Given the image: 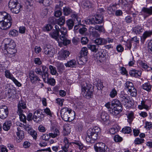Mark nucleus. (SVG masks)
<instances>
[{
    "instance_id": "1",
    "label": "nucleus",
    "mask_w": 152,
    "mask_h": 152,
    "mask_svg": "<svg viewBox=\"0 0 152 152\" xmlns=\"http://www.w3.org/2000/svg\"><path fill=\"white\" fill-rule=\"evenodd\" d=\"M100 131V128L98 127L88 129L87 132L86 138V141L91 143H94L95 141L97 139L98 133Z\"/></svg>"
},
{
    "instance_id": "2",
    "label": "nucleus",
    "mask_w": 152,
    "mask_h": 152,
    "mask_svg": "<svg viewBox=\"0 0 152 152\" xmlns=\"http://www.w3.org/2000/svg\"><path fill=\"white\" fill-rule=\"evenodd\" d=\"M81 93L83 96L87 99L91 98L93 95L91 85L83 82L81 85Z\"/></svg>"
},
{
    "instance_id": "3",
    "label": "nucleus",
    "mask_w": 152,
    "mask_h": 152,
    "mask_svg": "<svg viewBox=\"0 0 152 152\" xmlns=\"http://www.w3.org/2000/svg\"><path fill=\"white\" fill-rule=\"evenodd\" d=\"M34 71L37 74L41 75L44 81L46 82V78L49 76L48 68L45 66L41 65L37 67Z\"/></svg>"
},
{
    "instance_id": "4",
    "label": "nucleus",
    "mask_w": 152,
    "mask_h": 152,
    "mask_svg": "<svg viewBox=\"0 0 152 152\" xmlns=\"http://www.w3.org/2000/svg\"><path fill=\"white\" fill-rule=\"evenodd\" d=\"M111 107H113L111 113L116 115L121 112L122 110L120 102L117 99H114L111 102Z\"/></svg>"
},
{
    "instance_id": "5",
    "label": "nucleus",
    "mask_w": 152,
    "mask_h": 152,
    "mask_svg": "<svg viewBox=\"0 0 152 152\" xmlns=\"http://www.w3.org/2000/svg\"><path fill=\"white\" fill-rule=\"evenodd\" d=\"M73 113L75 114L74 111L67 107L62 108L61 110V116L62 119L66 121H70L72 119H70L71 113Z\"/></svg>"
},
{
    "instance_id": "6",
    "label": "nucleus",
    "mask_w": 152,
    "mask_h": 152,
    "mask_svg": "<svg viewBox=\"0 0 152 152\" xmlns=\"http://www.w3.org/2000/svg\"><path fill=\"white\" fill-rule=\"evenodd\" d=\"M105 56V51L103 49H99L97 50V52L94 53V60H97V61H99L101 63L106 61Z\"/></svg>"
},
{
    "instance_id": "7",
    "label": "nucleus",
    "mask_w": 152,
    "mask_h": 152,
    "mask_svg": "<svg viewBox=\"0 0 152 152\" xmlns=\"http://www.w3.org/2000/svg\"><path fill=\"white\" fill-rule=\"evenodd\" d=\"M61 34L59 37L60 39L62 41L63 44L65 46L69 44L71 42V41L67 39V34L66 28L63 27V28L61 30Z\"/></svg>"
},
{
    "instance_id": "8",
    "label": "nucleus",
    "mask_w": 152,
    "mask_h": 152,
    "mask_svg": "<svg viewBox=\"0 0 152 152\" xmlns=\"http://www.w3.org/2000/svg\"><path fill=\"white\" fill-rule=\"evenodd\" d=\"M43 51L44 53L49 57H53L55 52L54 48L52 46L48 45L44 46Z\"/></svg>"
},
{
    "instance_id": "9",
    "label": "nucleus",
    "mask_w": 152,
    "mask_h": 152,
    "mask_svg": "<svg viewBox=\"0 0 152 152\" xmlns=\"http://www.w3.org/2000/svg\"><path fill=\"white\" fill-rule=\"evenodd\" d=\"M9 112L7 107L3 106L0 107V118L4 119L6 118L8 115Z\"/></svg>"
},
{
    "instance_id": "10",
    "label": "nucleus",
    "mask_w": 152,
    "mask_h": 152,
    "mask_svg": "<svg viewBox=\"0 0 152 152\" xmlns=\"http://www.w3.org/2000/svg\"><path fill=\"white\" fill-rule=\"evenodd\" d=\"M120 99L122 104L127 106H129L127 104L131 102L129 96L126 94H121L120 96Z\"/></svg>"
},
{
    "instance_id": "11",
    "label": "nucleus",
    "mask_w": 152,
    "mask_h": 152,
    "mask_svg": "<svg viewBox=\"0 0 152 152\" xmlns=\"http://www.w3.org/2000/svg\"><path fill=\"white\" fill-rule=\"evenodd\" d=\"M69 51L63 50H61L58 53V58L60 60H65L70 54Z\"/></svg>"
},
{
    "instance_id": "12",
    "label": "nucleus",
    "mask_w": 152,
    "mask_h": 152,
    "mask_svg": "<svg viewBox=\"0 0 152 152\" xmlns=\"http://www.w3.org/2000/svg\"><path fill=\"white\" fill-rule=\"evenodd\" d=\"M43 115L38 110H36L33 116V120L37 123H39L43 120Z\"/></svg>"
},
{
    "instance_id": "13",
    "label": "nucleus",
    "mask_w": 152,
    "mask_h": 152,
    "mask_svg": "<svg viewBox=\"0 0 152 152\" xmlns=\"http://www.w3.org/2000/svg\"><path fill=\"white\" fill-rule=\"evenodd\" d=\"M12 23V21H0V28L3 30H7L11 27Z\"/></svg>"
},
{
    "instance_id": "14",
    "label": "nucleus",
    "mask_w": 152,
    "mask_h": 152,
    "mask_svg": "<svg viewBox=\"0 0 152 152\" xmlns=\"http://www.w3.org/2000/svg\"><path fill=\"white\" fill-rule=\"evenodd\" d=\"M12 21L10 15L5 12H0V21Z\"/></svg>"
},
{
    "instance_id": "15",
    "label": "nucleus",
    "mask_w": 152,
    "mask_h": 152,
    "mask_svg": "<svg viewBox=\"0 0 152 152\" xmlns=\"http://www.w3.org/2000/svg\"><path fill=\"white\" fill-rule=\"evenodd\" d=\"M142 14L145 18L152 15V7L149 8L143 7L141 10Z\"/></svg>"
},
{
    "instance_id": "16",
    "label": "nucleus",
    "mask_w": 152,
    "mask_h": 152,
    "mask_svg": "<svg viewBox=\"0 0 152 152\" xmlns=\"http://www.w3.org/2000/svg\"><path fill=\"white\" fill-rule=\"evenodd\" d=\"M29 76L30 80L33 84H35L37 81L41 80L39 77L34 74V72H30L29 73Z\"/></svg>"
},
{
    "instance_id": "17",
    "label": "nucleus",
    "mask_w": 152,
    "mask_h": 152,
    "mask_svg": "<svg viewBox=\"0 0 152 152\" xmlns=\"http://www.w3.org/2000/svg\"><path fill=\"white\" fill-rule=\"evenodd\" d=\"M16 51V50L15 48L7 49L4 50V53L8 57L12 58L15 56Z\"/></svg>"
},
{
    "instance_id": "18",
    "label": "nucleus",
    "mask_w": 152,
    "mask_h": 152,
    "mask_svg": "<svg viewBox=\"0 0 152 152\" xmlns=\"http://www.w3.org/2000/svg\"><path fill=\"white\" fill-rule=\"evenodd\" d=\"M17 132H16L17 134L18 139V142H20L24 137V132L21 130V129L19 127L17 128Z\"/></svg>"
},
{
    "instance_id": "19",
    "label": "nucleus",
    "mask_w": 152,
    "mask_h": 152,
    "mask_svg": "<svg viewBox=\"0 0 152 152\" xmlns=\"http://www.w3.org/2000/svg\"><path fill=\"white\" fill-rule=\"evenodd\" d=\"M18 113H23L22 109H25L26 108V103L23 101L21 100L20 101L18 105Z\"/></svg>"
},
{
    "instance_id": "20",
    "label": "nucleus",
    "mask_w": 152,
    "mask_h": 152,
    "mask_svg": "<svg viewBox=\"0 0 152 152\" xmlns=\"http://www.w3.org/2000/svg\"><path fill=\"white\" fill-rule=\"evenodd\" d=\"M16 91L15 88L13 87L12 88H10L8 90V96L9 98L12 99L15 97Z\"/></svg>"
},
{
    "instance_id": "21",
    "label": "nucleus",
    "mask_w": 152,
    "mask_h": 152,
    "mask_svg": "<svg viewBox=\"0 0 152 152\" xmlns=\"http://www.w3.org/2000/svg\"><path fill=\"white\" fill-rule=\"evenodd\" d=\"M83 6L84 9L88 10L93 7L94 4L92 2L89 1H85L83 2Z\"/></svg>"
},
{
    "instance_id": "22",
    "label": "nucleus",
    "mask_w": 152,
    "mask_h": 152,
    "mask_svg": "<svg viewBox=\"0 0 152 152\" xmlns=\"http://www.w3.org/2000/svg\"><path fill=\"white\" fill-rule=\"evenodd\" d=\"M64 144L61 147V148L64 152H67L68 151V149L70 145L68 139L66 137H64Z\"/></svg>"
},
{
    "instance_id": "23",
    "label": "nucleus",
    "mask_w": 152,
    "mask_h": 152,
    "mask_svg": "<svg viewBox=\"0 0 152 152\" xmlns=\"http://www.w3.org/2000/svg\"><path fill=\"white\" fill-rule=\"evenodd\" d=\"M94 42L97 45H103L107 43V40L104 38L97 37L94 40Z\"/></svg>"
},
{
    "instance_id": "24",
    "label": "nucleus",
    "mask_w": 152,
    "mask_h": 152,
    "mask_svg": "<svg viewBox=\"0 0 152 152\" xmlns=\"http://www.w3.org/2000/svg\"><path fill=\"white\" fill-rule=\"evenodd\" d=\"M94 20L95 24H99L102 23L103 21V17L100 15H97L94 18H93Z\"/></svg>"
},
{
    "instance_id": "25",
    "label": "nucleus",
    "mask_w": 152,
    "mask_h": 152,
    "mask_svg": "<svg viewBox=\"0 0 152 152\" xmlns=\"http://www.w3.org/2000/svg\"><path fill=\"white\" fill-rule=\"evenodd\" d=\"M101 121L105 124L109 120V116L107 113L103 112L101 114Z\"/></svg>"
},
{
    "instance_id": "26",
    "label": "nucleus",
    "mask_w": 152,
    "mask_h": 152,
    "mask_svg": "<svg viewBox=\"0 0 152 152\" xmlns=\"http://www.w3.org/2000/svg\"><path fill=\"white\" fill-rule=\"evenodd\" d=\"M89 32L90 35L95 38H97L100 36L98 32L94 29V27H91L90 28Z\"/></svg>"
},
{
    "instance_id": "27",
    "label": "nucleus",
    "mask_w": 152,
    "mask_h": 152,
    "mask_svg": "<svg viewBox=\"0 0 152 152\" xmlns=\"http://www.w3.org/2000/svg\"><path fill=\"white\" fill-rule=\"evenodd\" d=\"M66 67L75 68L77 66L76 62L75 60H72L67 61V63L64 64Z\"/></svg>"
},
{
    "instance_id": "28",
    "label": "nucleus",
    "mask_w": 152,
    "mask_h": 152,
    "mask_svg": "<svg viewBox=\"0 0 152 152\" xmlns=\"http://www.w3.org/2000/svg\"><path fill=\"white\" fill-rule=\"evenodd\" d=\"M50 36L52 38L55 39L57 41L59 40V32L55 31V30H53L49 34Z\"/></svg>"
},
{
    "instance_id": "29",
    "label": "nucleus",
    "mask_w": 152,
    "mask_h": 152,
    "mask_svg": "<svg viewBox=\"0 0 152 152\" xmlns=\"http://www.w3.org/2000/svg\"><path fill=\"white\" fill-rule=\"evenodd\" d=\"M12 124L11 121H5L3 124L2 128L4 130L7 131L10 129Z\"/></svg>"
},
{
    "instance_id": "30",
    "label": "nucleus",
    "mask_w": 152,
    "mask_h": 152,
    "mask_svg": "<svg viewBox=\"0 0 152 152\" xmlns=\"http://www.w3.org/2000/svg\"><path fill=\"white\" fill-rule=\"evenodd\" d=\"M129 74L131 76L137 77L141 75V72L140 71L133 69L129 71Z\"/></svg>"
},
{
    "instance_id": "31",
    "label": "nucleus",
    "mask_w": 152,
    "mask_h": 152,
    "mask_svg": "<svg viewBox=\"0 0 152 152\" xmlns=\"http://www.w3.org/2000/svg\"><path fill=\"white\" fill-rule=\"evenodd\" d=\"M151 35H152V31H145L141 37V42H144L146 39L148 37L150 36Z\"/></svg>"
},
{
    "instance_id": "32",
    "label": "nucleus",
    "mask_w": 152,
    "mask_h": 152,
    "mask_svg": "<svg viewBox=\"0 0 152 152\" xmlns=\"http://www.w3.org/2000/svg\"><path fill=\"white\" fill-rule=\"evenodd\" d=\"M69 124L66 125L63 127V133L64 135H68L71 132V127Z\"/></svg>"
},
{
    "instance_id": "33",
    "label": "nucleus",
    "mask_w": 152,
    "mask_h": 152,
    "mask_svg": "<svg viewBox=\"0 0 152 152\" xmlns=\"http://www.w3.org/2000/svg\"><path fill=\"white\" fill-rule=\"evenodd\" d=\"M63 10L64 15L66 16L68 15L72 12V10L68 7H64Z\"/></svg>"
},
{
    "instance_id": "34",
    "label": "nucleus",
    "mask_w": 152,
    "mask_h": 152,
    "mask_svg": "<svg viewBox=\"0 0 152 152\" xmlns=\"http://www.w3.org/2000/svg\"><path fill=\"white\" fill-rule=\"evenodd\" d=\"M143 29L142 27L140 26H137L134 27L133 29V31L136 34H139L140 33L143 31Z\"/></svg>"
},
{
    "instance_id": "35",
    "label": "nucleus",
    "mask_w": 152,
    "mask_h": 152,
    "mask_svg": "<svg viewBox=\"0 0 152 152\" xmlns=\"http://www.w3.org/2000/svg\"><path fill=\"white\" fill-rule=\"evenodd\" d=\"M66 24L69 30L72 29L74 25V22L71 19H69L66 21Z\"/></svg>"
},
{
    "instance_id": "36",
    "label": "nucleus",
    "mask_w": 152,
    "mask_h": 152,
    "mask_svg": "<svg viewBox=\"0 0 152 152\" xmlns=\"http://www.w3.org/2000/svg\"><path fill=\"white\" fill-rule=\"evenodd\" d=\"M107 146L104 143L102 142L96 143L94 145V148L95 151L104 146Z\"/></svg>"
},
{
    "instance_id": "37",
    "label": "nucleus",
    "mask_w": 152,
    "mask_h": 152,
    "mask_svg": "<svg viewBox=\"0 0 152 152\" xmlns=\"http://www.w3.org/2000/svg\"><path fill=\"white\" fill-rule=\"evenodd\" d=\"M88 53V49L87 48L83 47L81 49L80 53V56L82 57H84L87 55Z\"/></svg>"
},
{
    "instance_id": "38",
    "label": "nucleus",
    "mask_w": 152,
    "mask_h": 152,
    "mask_svg": "<svg viewBox=\"0 0 152 152\" xmlns=\"http://www.w3.org/2000/svg\"><path fill=\"white\" fill-rule=\"evenodd\" d=\"M48 10L47 8L43 9L40 13L41 17L42 18H46L47 16Z\"/></svg>"
},
{
    "instance_id": "39",
    "label": "nucleus",
    "mask_w": 152,
    "mask_h": 152,
    "mask_svg": "<svg viewBox=\"0 0 152 152\" xmlns=\"http://www.w3.org/2000/svg\"><path fill=\"white\" fill-rule=\"evenodd\" d=\"M18 5L16 7L13 9V10L11 11L12 12L15 14H18L20 12L21 9L22 7V6L20 4H18Z\"/></svg>"
},
{
    "instance_id": "40",
    "label": "nucleus",
    "mask_w": 152,
    "mask_h": 152,
    "mask_svg": "<svg viewBox=\"0 0 152 152\" xmlns=\"http://www.w3.org/2000/svg\"><path fill=\"white\" fill-rule=\"evenodd\" d=\"M16 46V44L14 41H12L11 43L10 44L8 45L6 47H4V50H6L7 49H12L15 48Z\"/></svg>"
},
{
    "instance_id": "41",
    "label": "nucleus",
    "mask_w": 152,
    "mask_h": 152,
    "mask_svg": "<svg viewBox=\"0 0 152 152\" xmlns=\"http://www.w3.org/2000/svg\"><path fill=\"white\" fill-rule=\"evenodd\" d=\"M87 46L89 49L91 50L92 51L94 52L95 53L97 52V50H98L96 48V46L95 45L88 44Z\"/></svg>"
},
{
    "instance_id": "42",
    "label": "nucleus",
    "mask_w": 152,
    "mask_h": 152,
    "mask_svg": "<svg viewBox=\"0 0 152 152\" xmlns=\"http://www.w3.org/2000/svg\"><path fill=\"white\" fill-rule=\"evenodd\" d=\"M65 21V17L62 16L58 20L57 24L60 26L63 25L64 24Z\"/></svg>"
},
{
    "instance_id": "43",
    "label": "nucleus",
    "mask_w": 152,
    "mask_h": 152,
    "mask_svg": "<svg viewBox=\"0 0 152 152\" xmlns=\"http://www.w3.org/2000/svg\"><path fill=\"white\" fill-rule=\"evenodd\" d=\"M142 88L148 91H149L151 89V86L149 83H146L142 85Z\"/></svg>"
},
{
    "instance_id": "44",
    "label": "nucleus",
    "mask_w": 152,
    "mask_h": 152,
    "mask_svg": "<svg viewBox=\"0 0 152 152\" xmlns=\"http://www.w3.org/2000/svg\"><path fill=\"white\" fill-rule=\"evenodd\" d=\"M129 91L130 93L131 96L133 97H135L137 95V90L134 87L129 90Z\"/></svg>"
},
{
    "instance_id": "45",
    "label": "nucleus",
    "mask_w": 152,
    "mask_h": 152,
    "mask_svg": "<svg viewBox=\"0 0 152 152\" xmlns=\"http://www.w3.org/2000/svg\"><path fill=\"white\" fill-rule=\"evenodd\" d=\"M94 28V30H97L100 32H103L104 31V29L102 26L96 25Z\"/></svg>"
},
{
    "instance_id": "46",
    "label": "nucleus",
    "mask_w": 152,
    "mask_h": 152,
    "mask_svg": "<svg viewBox=\"0 0 152 152\" xmlns=\"http://www.w3.org/2000/svg\"><path fill=\"white\" fill-rule=\"evenodd\" d=\"M145 102L144 101H142L141 102V105H139L138 106V108L140 110L143 108L148 110V107L145 104Z\"/></svg>"
},
{
    "instance_id": "47",
    "label": "nucleus",
    "mask_w": 152,
    "mask_h": 152,
    "mask_svg": "<svg viewBox=\"0 0 152 152\" xmlns=\"http://www.w3.org/2000/svg\"><path fill=\"white\" fill-rule=\"evenodd\" d=\"M19 3L17 0H10L9 1L8 6L9 8L12 7L17 3Z\"/></svg>"
},
{
    "instance_id": "48",
    "label": "nucleus",
    "mask_w": 152,
    "mask_h": 152,
    "mask_svg": "<svg viewBox=\"0 0 152 152\" xmlns=\"http://www.w3.org/2000/svg\"><path fill=\"white\" fill-rule=\"evenodd\" d=\"M125 84V87L128 89V91L134 87L132 83L129 81H127Z\"/></svg>"
},
{
    "instance_id": "49",
    "label": "nucleus",
    "mask_w": 152,
    "mask_h": 152,
    "mask_svg": "<svg viewBox=\"0 0 152 152\" xmlns=\"http://www.w3.org/2000/svg\"><path fill=\"white\" fill-rule=\"evenodd\" d=\"M49 134L50 137H51L52 138H55L58 136L59 134V132L58 129H56L54 133H50Z\"/></svg>"
},
{
    "instance_id": "50",
    "label": "nucleus",
    "mask_w": 152,
    "mask_h": 152,
    "mask_svg": "<svg viewBox=\"0 0 152 152\" xmlns=\"http://www.w3.org/2000/svg\"><path fill=\"white\" fill-rule=\"evenodd\" d=\"M9 34L12 37H15L18 35V31L15 29H13L10 31Z\"/></svg>"
},
{
    "instance_id": "51",
    "label": "nucleus",
    "mask_w": 152,
    "mask_h": 152,
    "mask_svg": "<svg viewBox=\"0 0 152 152\" xmlns=\"http://www.w3.org/2000/svg\"><path fill=\"white\" fill-rule=\"evenodd\" d=\"M109 148L107 146L96 151L97 152H109Z\"/></svg>"
},
{
    "instance_id": "52",
    "label": "nucleus",
    "mask_w": 152,
    "mask_h": 152,
    "mask_svg": "<svg viewBox=\"0 0 152 152\" xmlns=\"http://www.w3.org/2000/svg\"><path fill=\"white\" fill-rule=\"evenodd\" d=\"M18 113L19 114L20 118L21 121L26 124V116L24 114H23L22 113Z\"/></svg>"
},
{
    "instance_id": "53",
    "label": "nucleus",
    "mask_w": 152,
    "mask_h": 152,
    "mask_svg": "<svg viewBox=\"0 0 152 152\" xmlns=\"http://www.w3.org/2000/svg\"><path fill=\"white\" fill-rule=\"evenodd\" d=\"M132 131L131 128L129 127H125L122 129L123 132L124 134H129Z\"/></svg>"
},
{
    "instance_id": "54",
    "label": "nucleus",
    "mask_w": 152,
    "mask_h": 152,
    "mask_svg": "<svg viewBox=\"0 0 152 152\" xmlns=\"http://www.w3.org/2000/svg\"><path fill=\"white\" fill-rule=\"evenodd\" d=\"M38 1L40 3L42 4L45 6H48L50 4V0H38Z\"/></svg>"
},
{
    "instance_id": "55",
    "label": "nucleus",
    "mask_w": 152,
    "mask_h": 152,
    "mask_svg": "<svg viewBox=\"0 0 152 152\" xmlns=\"http://www.w3.org/2000/svg\"><path fill=\"white\" fill-rule=\"evenodd\" d=\"M49 76L48 78H46L47 79V83L49 84L52 86H54L55 84V80L53 78H49Z\"/></svg>"
},
{
    "instance_id": "56",
    "label": "nucleus",
    "mask_w": 152,
    "mask_h": 152,
    "mask_svg": "<svg viewBox=\"0 0 152 152\" xmlns=\"http://www.w3.org/2000/svg\"><path fill=\"white\" fill-rule=\"evenodd\" d=\"M49 67L51 74L53 75H55L57 73L56 68L52 65H50Z\"/></svg>"
},
{
    "instance_id": "57",
    "label": "nucleus",
    "mask_w": 152,
    "mask_h": 152,
    "mask_svg": "<svg viewBox=\"0 0 152 152\" xmlns=\"http://www.w3.org/2000/svg\"><path fill=\"white\" fill-rule=\"evenodd\" d=\"M72 143L77 145L78 146L79 149L80 150H82L83 148V145L80 142L76 141L72 142Z\"/></svg>"
},
{
    "instance_id": "58",
    "label": "nucleus",
    "mask_w": 152,
    "mask_h": 152,
    "mask_svg": "<svg viewBox=\"0 0 152 152\" xmlns=\"http://www.w3.org/2000/svg\"><path fill=\"white\" fill-rule=\"evenodd\" d=\"M5 76L8 78H9L11 80L12 79V78L14 77L13 75L11 74L10 71L8 70H6L5 72Z\"/></svg>"
},
{
    "instance_id": "59",
    "label": "nucleus",
    "mask_w": 152,
    "mask_h": 152,
    "mask_svg": "<svg viewBox=\"0 0 152 152\" xmlns=\"http://www.w3.org/2000/svg\"><path fill=\"white\" fill-rule=\"evenodd\" d=\"M144 140L143 139L137 138L135 139L134 142L136 145L140 144L144 142Z\"/></svg>"
},
{
    "instance_id": "60",
    "label": "nucleus",
    "mask_w": 152,
    "mask_h": 152,
    "mask_svg": "<svg viewBox=\"0 0 152 152\" xmlns=\"http://www.w3.org/2000/svg\"><path fill=\"white\" fill-rule=\"evenodd\" d=\"M88 39L86 37H82L81 38V43L83 45H86L87 44L88 42Z\"/></svg>"
},
{
    "instance_id": "61",
    "label": "nucleus",
    "mask_w": 152,
    "mask_h": 152,
    "mask_svg": "<svg viewBox=\"0 0 152 152\" xmlns=\"http://www.w3.org/2000/svg\"><path fill=\"white\" fill-rule=\"evenodd\" d=\"M71 17L72 18H75V20L77 22L78 24H80L81 23V19L80 18H78L77 14H73L72 15Z\"/></svg>"
},
{
    "instance_id": "62",
    "label": "nucleus",
    "mask_w": 152,
    "mask_h": 152,
    "mask_svg": "<svg viewBox=\"0 0 152 152\" xmlns=\"http://www.w3.org/2000/svg\"><path fill=\"white\" fill-rule=\"evenodd\" d=\"M118 5H121L126 7L127 5V2L126 0H119Z\"/></svg>"
},
{
    "instance_id": "63",
    "label": "nucleus",
    "mask_w": 152,
    "mask_h": 152,
    "mask_svg": "<svg viewBox=\"0 0 152 152\" xmlns=\"http://www.w3.org/2000/svg\"><path fill=\"white\" fill-rule=\"evenodd\" d=\"M85 22L87 24H95L94 18L91 19H87L85 20Z\"/></svg>"
},
{
    "instance_id": "64",
    "label": "nucleus",
    "mask_w": 152,
    "mask_h": 152,
    "mask_svg": "<svg viewBox=\"0 0 152 152\" xmlns=\"http://www.w3.org/2000/svg\"><path fill=\"white\" fill-rule=\"evenodd\" d=\"M12 41L13 40L10 38L5 39L4 41V47H6L7 46L9 45V44L11 43Z\"/></svg>"
}]
</instances>
